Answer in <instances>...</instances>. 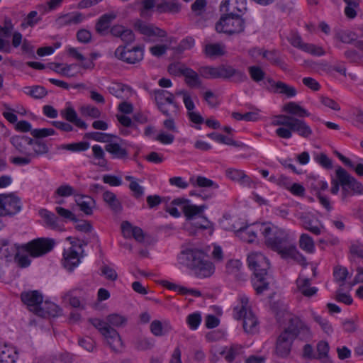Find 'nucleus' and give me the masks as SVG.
<instances>
[{
    "label": "nucleus",
    "mask_w": 363,
    "mask_h": 363,
    "mask_svg": "<svg viewBox=\"0 0 363 363\" xmlns=\"http://www.w3.org/2000/svg\"><path fill=\"white\" fill-rule=\"evenodd\" d=\"M150 330L155 336L160 337L169 333L172 327L167 320L163 321L155 320L150 323Z\"/></svg>",
    "instance_id": "c756f323"
},
{
    "label": "nucleus",
    "mask_w": 363,
    "mask_h": 363,
    "mask_svg": "<svg viewBox=\"0 0 363 363\" xmlns=\"http://www.w3.org/2000/svg\"><path fill=\"white\" fill-rule=\"evenodd\" d=\"M233 317L237 320H242V327L245 333L255 334L258 331V320L252 311L246 296L240 297L239 302L233 309Z\"/></svg>",
    "instance_id": "0eeeda50"
},
{
    "label": "nucleus",
    "mask_w": 363,
    "mask_h": 363,
    "mask_svg": "<svg viewBox=\"0 0 363 363\" xmlns=\"http://www.w3.org/2000/svg\"><path fill=\"white\" fill-rule=\"evenodd\" d=\"M299 247L308 253H313L315 250L314 241L308 234H302L299 239Z\"/></svg>",
    "instance_id": "603ef678"
},
{
    "label": "nucleus",
    "mask_w": 363,
    "mask_h": 363,
    "mask_svg": "<svg viewBox=\"0 0 363 363\" xmlns=\"http://www.w3.org/2000/svg\"><path fill=\"white\" fill-rule=\"evenodd\" d=\"M246 9V0H225L220 6L221 11L230 14L243 13Z\"/></svg>",
    "instance_id": "a878e982"
},
{
    "label": "nucleus",
    "mask_w": 363,
    "mask_h": 363,
    "mask_svg": "<svg viewBox=\"0 0 363 363\" xmlns=\"http://www.w3.org/2000/svg\"><path fill=\"white\" fill-rule=\"evenodd\" d=\"M275 92L284 94L289 98L295 96L297 93L296 89L294 86H289L281 81H279Z\"/></svg>",
    "instance_id": "bf43d9fd"
},
{
    "label": "nucleus",
    "mask_w": 363,
    "mask_h": 363,
    "mask_svg": "<svg viewBox=\"0 0 363 363\" xmlns=\"http://www.w3.org/2000/svg\"><path fill=\"white\" fill-rule=\"evenodd\" d=\"M206 208H207L206 205L196 206L189 203L184 206L183 213L186 220H191L197 216H199Z\"/></svg>",
    "instance_id": "37998d69"
},
{
    "label": "nucleus",
    "mask_w": 363,
    "mask_h": 363,
    "mask_svg": "<svg viewBox=\"0 0 363 363\" xmlns=\"http://www.w3.org/2000/svg\"><path fill=\"white\" fill-rule=\"evenodd\" d=\"M80 112L84 116H89L92 118H99L101 116V111L96 107L91 106H84L80 108Z\"/></svg>",
    "instance_id": "69168bd1"
},
{
    "label": "nucleus",
    "mask_w": 363,
    "mask_h": 363,
    "mask_svg": "<svg viewBox=\"0 0 363 363\" xmlns=\"http://www.w3.org/2000/svg\"><path fill=\"white\" fill-rule=\"evenodd\" d=\"M21 301L30 311L35 313L43 301V295L38 291H30L23 292L21 294Z\"/></svg>",
    "instance_id": "a211bd4d"
},
{
    "label": "nucleus",
    "mask_w": 363,
    "mask_h": 363,
    "mask_svg": "<svg viewBox=\"0 0 363 363\" xmlns=\"http://www.w3.org/2000/svg\"><path fill=\"white\" fill-rule=\"evenodd\" d=\"M199 74L206 79H218V66H205L199 69Z\"/></svg>",
    "instance_id": "13d9d810"
},
{
    "label": "nucleus",
    "mask_w": 363,
    "mask_h": 363,
    "mask_svg": "<svg viewBox=\"0 0 363 363\" xmlns=\"http://www.w3.org/2000/svg\"><path fill=\"white\" fill-rule=\"evenodd\" d=\"M79 263L78 252L71 247L63 252V265L68 270L72 271Z\"/></svg>",
    "instance_id": "c85d7f7f"
},
{
    "label": "nucleus",
    "mask_w": 363,
    "mask_h": 363,
    "mask_svg": "<svg viewBox=\"0 0 363 363\" xmlns=\"http://www.w3.org/2000/svg\"><path fill=\"white\" fill-rule=\"evenodd\" d=\"M121 229L125 237L130 238L132 235L139 242L144 241L145 234L140 227L133 226L128 221H124L121 224Z\"/></svg>",
    "instance_id": "bb28decb"
},
{
    "label": "nucleus",
    "mask_w": 363,
    "mask_h": 363,
    "mask_svg": "<svg viewBox=\"0 0 363 363\" xmlns=\"http://www.w3.org/2000/svg\"><path fill=\"white\" fill-rule=\"evenodd\" d=\"M116 16L117 15L114 12L102 15L96 23V31L100 35H105L110 27L111 23L116 18Z\"/></svg>",
    "instance_id": "2f4dec72"
},
{
    "label": "nucleus",
    "mask_w": 363,
    "mask_h": 363,
    "mask_svg": "<svg viewBox=\"0 0 363 363\" xmlns=\"http://www.w3.org/2000/svg\"><path fill=\"white\" fill-rule=\"evenodd\" d=\"M75 191L74 188L69 184L60 185L55 191V197L56 196L60 197H67L70 196H75Z\"/></svg>",
    "instance_id": "338daca9"
},
{
    "label": "nucleus",
    "mask_w": 363,
    "mask_h": 363,
    "mask_svg": "<svg viewBox=\"0 0 363 363\" xmlns=\"http://www.w3.org/2000/svg\"><path fill=\"white\" fill-rule=\"evenodd\" d=\"M27 89H29L27 94L36 99H42L48 94L45 88L42 86H28Z\"/></svg>",
    "instance_id": "e2e57ef3"
},
{
    "label": "nucleus",
    "mask_w": 363,
    "mask_h": 363,
    "mask_svg": "<svg viewBox=\"0 0 363 363\" xmlns=\"http://www.w3.org/2000/svg\"><path fill=\"white\" fill-rule=\"evenodd\" d=\"M272 125L280 126L275 130L276 135L280 138L289 139L293 133H296L300 137L308 139L313 133L312 128L305 121L285 114L276 116Z\"/></svg>",
    "instance_id": "7ed1b4c3"
},
{
    "label": "nucleus",
    "mask_w": 363,
    "mask_h": 363,
    "mask_svg": "<svg viewBox=\"0 0 363 363\" xmlns=\"http://www.w3.org/2000/svg\"><path fill=\"white\" fill-rule=\"evenodd\" d=\"M142 7L140 9V15L143 18H147L151 16L150 10L156 7L155 0H143L141 2Z\"/></svg>",
    "instance_id": "0e129e2a"
},
{
    "label": "nucleus",
    "mask_w": 363,
    "mask_h": 363,
    "mask_svg": "<svg viewBox=\"0 0 363 363\" xmlns=\"http://www.w3.org/2000/svg\"><path fill=\"white\" fill-rule=\"evenodd\" d=\"M75 196V201L80 211L87 216L91 215L93 213V208L96 206V201L86 195H77Z\"/></svg>",
    "instance_id": "cd10ccee"
},
{
    "label": "nucleus",
    "mask_w": 363,
    "mask_h": 363,
    "mask_svg": "<svg viewBox=\"0 0 363 363\" xmlns=\"http://www.w3.org/2000/svg\"><path fill=\"white\" fill-rule=\"evenodd\" d=\"M89 143L88 142H79L61 145V149L71 152H83L88 150Z\"/></svg>",
    "instance_id": "5fc2aeb1"
},
{
    "label": "nucleus",
    "mask_w": 363,
    "mask_h": 363,
    "mask_svg": "<svg viewBox=\"0 0 363 363\" xmlns=\"http://www.w3.org/2000/svg\"><path fill=\"white\" fill-rule=\"evenodd\" d=\"M55 242L51 239L38 238L22 245L15 256L14 261L21 268L28 267L31 262L29 255L33 257L42 256L54 247Z\"/></svg>",
    "instance_id": "423d86ee"
},
{
    "label": "nucleus",
    "mask_w": 363,
    "mask_h": 363,
    "mask_svg": "<svg viewBox=\"0 0 363 363\" xmlns=\"http://www.w3.org/2000/svg\"><path fill=\"white\" fill-rule=\"evenodd\" d=\"M296 286L298 291L306 297H311L318 291L316 287L311 286V280L308 278L298 277L296 279Z\"/></svg>",
    "instance_id": "f704fd0d"
},
{
    "label": "nucleus",
    "mask_w": 363,
    "mask_h": 363,
    "mask_svg": "<svg viewBox=\"0 0 363 363\" xmlns=\"http://www.w3.org/2000/svg\"><path fill=\"white\" fill-rule=\"evenodd\" d=\"M61 116L69 123H72L79 128L86 130L88 125L78 117L76 111L72 106H67L60 111Z\"/></svg>",
    "instance_id": "4be33fe9"
},
{
    "label": "nucleus",
    "mask_w": 363,
    "mask_h": 363,
    "mask_svg": "<svg viewBox=\"0 0 363 363\" xmlns=\"http://www.w3.org/2000/svg\"><path fill=\"white\" fill-rule=\"evenodd\" d=\"M85 138L97 142L105 143L106 144L110 142L111 139L120 140V142L123 141L121 138L116 135L100 132L87 133L85 134Z\"/></svg>",
    "instance_id": "a18cd8bd"
},
{
    "label": "nucleus",
    "mask_w": 363,
    "mask_h": 363,
    "mask_svg": "<svg viewBox=\"0 0 363 363\" xmlns=\"http://www.w3.org/2000/svg\"><path fill=\"white\" fill-rule=\"evenodd\" d=\"M104 201L114 212L118 213L122 210V204L116 195L110 191H104L102 196Z\"/></svg>",
    "instance_id": "58836bf2"
},
{
    "label": "nucleus",
    "mask_w": 363,
    "mask_h": 363,
    "mask_svg": "<svg viewBox=\"0 0 363 363\" xmlns=\"http://www.w3.org/2000/svg\"><path fill=\"white\" fill-rule=\"evenodd\" d=\"M118 140L116 139H111L110 142L106 144L104 150L110 154L112 159L127 160L129 154L128 150L122 145L123 140L121 143H118Z\"/></svg>",
    "instance_id": "f3484780"
},
{
    "label": "nucleus",
    "mask_w": 363,
    "mask_h": 363,
    "mask_svg": "<svg viewBox=\"0 0 363 363\" xmlns=\"http://www.w3.org/2000/svg\"><path fill=\"white\" fill-rule=\"evenodd\" d=\"M247 70L251 79L255 83H259L265 79L266 73L262 67L253 65L250 66Z\"/></svg>",
    "instance_id": "3c124183"
},
{
    "label": "nucleus",
    "mask_w": 363,
    "mask_h": 363,
    "mask_svg": "<svg viewBox=\"0 0 363 363\" xmlns=\"http://www.w3.org/2000/svg\"><path fill=\"white\" fill-rule=\"evenodd\" d=\"M282 110L287 113L288 116H291L298 118L308 117L310 116V113L306 109L293 101L286 104L283 106Z\"/></svg>",
    "instance_id": "473e14b6"
},
{
    "label": "nucleus",
    "mask_w": 363,
    "mask_h": 363,
    "mask_svg": "<svg viewBox=\"0 0 363 363\" xmlns=\"http://www.w3.org/2000/svg\"><path fill=\"white\" fill-rule=\"evenodd\" d=\"M225 175L234 182H238L243 184L250 185L252 182L250 178L242 170L233 168H228L225 171Z\"/></svg>",
    "instance_id": "4c0bfd02"
},
{
    "label": "nucleus",
    "mask_w": 363,
    "mask_h": 363,
    "mask_svg": "<svg viewBox=\"0 0 363 363\" xmlns=\"http://www.w3.org/2000/svg\"><path fill=\"white\" fill-rule=\"evenodd\" d=\"M91 149L93 152V157L95 160L93 164L101 167H106L108 161L105 157L104 149L99 145H93Z\"/></svg>",
    "instance_id": "c03bdc74"
},
{
    "label": "nucleus",
    "mask_w": 363,
    "mask_h": 363,
    "mask_svg": "<svg viewBox=\"0 0 363 363\" xmlns=\"http://www.w3.org/2000/svg\"><path fill=\"white\" fill-rule=\"evenodd\" d=\"M242 349L241 345H233L229 348L226 347L220 354L223 355L227 362H232L242 352Z\"/></svg>",
    "instance_id": "8fccbe9b"
},
{
    "label": "nucleus",
    "mask_w": 363,
    "mask_h": 363,
    "mask_svg": "<svg viewBox=\"0 0 363 363\" xmlns=\"http://www.w3.org/2000/svg\"><path fill=\"white\" fill-rule=\"evenodd\" d=\"M311 337L309 328L299 318L294 317L290 319L288 327L277 337L276 354L281 358H286L291 352L295 338L308 341Z\"/></svg>",
    "instance_id": "f03ea898"
},
{
    "label": "nucleus",
    "mask_w": 363,
    "mask_h": 363,
    "mask_svg": "<svg viewBox=\"0 0 363 363\" xmlns=\"http://www.w3.org/2000/svg\"><path fill=\"white\" fill-rule=\"evenodd\" d=\"M221 16L216 23V30L218 33H223L228 35H238L244 32L245 21L238 13L230 14L229 12Z\"/></svg>",
    "instance_id": "6e6552de"
},
{
    "label": "nucleus",
    "mask_w": 363,
    "mask_h": 363,
    "mask_svg": "<svg viewBox=\"0 0 363 363\" xmlns=\"http://www.w3.org/2000/svg\"><path fill=\"white\" fill-rule=\"evenodd\" d=\"M190 182L194 186H199L202 188L211 187L213 189L218 188V185L213 180L203 176H198L196 179L191 178Z\"/></svg>",
    "instance_id": "de8ad7c7"
},
{
    "label": "nucleus",
    "mask_w": 363,
    "mask_h": 363,
    "mask_svg": "<svg viewBox=\"0 0 363 363\" xmlns=\"http://www.w3.org/2000/svg\"><path fill=\"white\" fill-rule=\"evenodd\" d=\"M60 313V308L55 303L45 301H42L35 314L38 316L46 318L49 316H57Z\"/></svg>",
    "instance_id": "393cba45"
},
{
    "label": "nucleus",
    "mask_w": 363,
    "mask_h": 363,
    "mask_svg": "<svg viewBox=\"0 0 363 363\" xmlns=\"http://www.w3.org/2000/svg\"><path fill=\"white\" fill-rule=\"evenodd\" d=\"M201 322V315L199 312L191 313L186 317V323L189 328L193 330H196L199 328Z\"/></svg>",
    "instance_id": "774afa93"
},
{
    "label": "nucleus",
    "mask_w": 363,
    "mask_h": 363,
    "mask_svg": "<svg viewBox=\"0 0 363 363\" xmlns=\"http://www.w3.org/2000/svg\"><path fill=\"white\" fill-rule=\"evenodd\" d=\"M40 21V18L38 17V12L36 11H30L21 23V28H26L28 27H33Z\"/></svg>",
    "instance_id": "052dcab7"
},
{
    "label": "nucleus",
    "mask_w": 363,
    "mask_h": 363,
    "mask_svg": "<svg viewBox=\"0 0 363 363\" xmlns=\"http://www.w3.org/2000/svg\"><path fill=\"white\" fill-rule=\"evenodd\" d=\"M288 41L294 48H298L301 50L310 53L315 56H323L325 52L320 46H317L314 44L306 43L302 40L301 35L297 33H291L287 38Z\"/></svg>",
    "instance_id": "ddd939ff"
},
{
    "label": "nucleus",
    "mask_w": 363,
    "mask_h": 363,
    "mask_svg": "<svg viewBox=\"0 0 363 363\" xmlns=\"http://www.w3.org/2000/svg\"><path fill=\"white\" fill-rule=\"evenodd\" d=\"M30 143L32 151L30 150L29 155H30L33 159L47 154L49 152V147L47 144L40 140L32 138V141Z\"/></svg>",
    "instance_id": "ea45409f"
},
{
    "label": "nucleus",
    "mask_w": 363,
    "mask_h": 363,
    "mask_svg": "<svg viewBox=\"0 0 363 363\" xmlns=\"http://www.w3.org/2000/svg\"><path fill=\"white\" fill-rule=\"evenodd\" d=\"M125 179L130 181L129 188L133 192V195L135 199L142 197L144 194V188L140 186L132 176H125Z\"/></svg>",
    "instance_id": "864d4df0"
},
{
    "label": "nucleus",
    "mask_w": 363,
    "mask_h": 363,
    "mask_svg": "<svg viewBox=\"0 0 363 363\" xmlns=\"http://www.w3.org/2000/svg\"><path fill=\"white\" fill-rule=\"evenodd\" d=\"M182 6L177 2H169L167 0H161L156 4V11L159 13H178L181 11Z\"/></svg>",
    "instance_id": "c9c22d12"
},
{
    "label": "nucleus",
    "mask_w": 363,
    "mask_h": 363,
    "mask_svg": "<svg viewBox=\"0 0 363 363\" xmlns=\"http://www.w3.org/2000/svg\"><path fill=\"white\" fill-rule=\"evenodd\" d=\"M314 160L322 167L326 169L333 168V160L325 153H315L313 156Z\"/></svg>",
    "instance_id": "6e6d98bb"
},
{
    "label": "nucleus",
    "mask_w": 363,
    "mask_h": 363,
    "mask_svg": "<svg viewBox=\"0 0 363 363\" xmlns=\"http://www.w3.org/2000/svg\"><path fill=\"white\" fill-rule=\"evenodd\" d=\"M39 215L43 219L47 227L52 229L59 228L58 218L55 213L47 209H40Z\"/></svg>",
    "instance_id": "79ce46f5"
},
{
    "label": "nucleus",
    "mask_w": 363,
    "mask_h": 363,
    "mask_svg": "<svg viewBox=\"0 0 363 363\" xmlns=\"http://www.w3.org/2000/svg\"><path fill=\"white\" fill-rule=\"evenodd\" d=\"M153 94L157 108L163 115L167 117L178 115L179 105L172 93L164 89H157L155 90Z\"/></svg>",
    "instance_id": "9d476101"
},
{
    "label": "nucleus",
    "mask_w": 363,
    "mask_h": 363,
    "mask_svg": "<svg viewBox=\"0 0 363 363\" xmlns=\"http://www.w3.org/2000/svg\"><path fill=\"white\" fill-rule=\"evenodd\" d=\"M89 322L104 337L113 352L116 353L121 352L124 345L116 330L108 325V323L99 318H90Z\"/></svg>",
    "instance_id": "1a4fd4ad"
},
{
    "label": "nucleus",
    "mask_w": 363,
    "mask_h": 363,
    "mask_svg": "<svg viewBox=\"0 0 363 363\" xmlns=\"http://www.w3.org/2000/svg\"><path fill=\"white\" fill-rule=\"evenodd\" d=\"M179 260L181 264L193 269L199 278L209 277L214 272L213 263L208 259L207 255L203 250L196 248L183 250L179 256Z\"/></svg>",
    "instance_id": "39448f33"
},
{
    "label": "nucleus",
    "mask_w": 363,
    "mask_h": 363,
    "mask_svg": "<svg viewBox=\"0 0 363 363\" xmlns=\"http://www.w3.org/2000/svg\"><path fill=\"white\" fill-rule=\"evenodd\" d=\"M265 245L276 252L284 259H293L302 265L306 259L298 250L289 233L277 226H267L262 230Z\"/></svg>",
    "instance_id": "f257e3e1"
},
{
    "label": "nucleus",
    "mask_w": 363,
    "mask_h": 363,
    "mask_svg": "<svg viewBox=\"0 0 363 363\" xmlns=\"http://www.w3.org/2000/svg\"><path fill=\"white\" fill-rule=\"evenodd\" d=\"M131 344L134 349L138 351H146L153 348L155 340L152 337L138 335L133 339Z\"/></svg>",
    "instance_id": "72a5a7b5"
},
{
    "label": "nucleus",
    "mask_w": 363,
    "mask_h": 363,
    "mask_svg": "<svg viewBox=\"0 0 363 363\" xmlns=\"http://www.w3.org/2000/svg\"><path fill=\"white\" fill-rule=\"evenodd\" d=\"M115 57L127 64H136L143 60L144 49L141 46H135L131 49H127V46H118L115 52Z\"/></svg>",
    "instance_id": "f8f14e48"
},
{
    "label": "nucleus",
    "mask_w": 363,
    "mask_h": 363,
    "mask_svg": "<svg viewBox=\"0 0 363 363\" xmlns=\"http://www.w3.org/2000/svg\"><path fill=\"white\" fill-rule=\"evenodd\" d=\"M300 219L302 223V226L307 230L314 235H319L321 233V229L318 225H313V220L311 216L307 214L301 215Z\"/></svg>",
    "instance_id": "09e8293b"
},
{
    "label": "nucleus",
    "mask_w": 363,
    "mask_h": 363,
    "mask_svg": "<svg viewBox=\"0 0 363 363\" xmlns=\"http://www.w3.org/2000/svg\"><path fill=\"white\" fill-rule=\"evenodd\" d=\"M266 227L264 225H252L247 227L240 228L238 231V235L245 242H252L257 238L258 231L262 230Z\"/></svg>",
    "instance_id": "aec40b11"
},
{
    "label": "nucleus",
    "mask_w": 363,
    "mask_h": 363,
    "mask_svg": "<svg viewBox=\"0 0 363 363\" xmlns=\"http://www.w3.org/2000/svg\"><path fill=\"white\" fill-rule=\"evenodd\" d=\"M204 54L210 58H216L225 55V46L220 43H209L205 45Z\"/></svg>",
    "instance_id": "e433bc0d"
},
{
    "label": "nucleus",
    "mask_w": 363,
    "mask_h": 363,
    "mask_svg": "<svg viewBox=\"0 0 363 363\" xmlns=\"http://www.w3.org/2000/svg\"><path fill=\"white\" fill-rule=\"evenodd\" d=\"M21 245L13 244L7 239L0 240V259H4L7 262L14 259Z\"/></svg>",
    "instance_id": "6ab92c4d"
},
{
    "label": "nucleus",
    "mask_w": 363,
    "mask_h": 363,
    "mask_svg": "<svg viewBox=\"0 0 363 363\" xmlns=\"http://www.w3.org/2000/svg\"><path fill=\"white\" fill-rule=\"evenodd\" d=\"M22 203L15 194H0V217L13 216L21 211Z\"/></svg>",
    "instance_id": "9b49d317"
},
{
    "label": "nucleus",
    "mask_w": 363,
    "mask_h": 363,
    "mask_svg": "<svg viewBox=\"0 0 363 363\" xmlns=\"http://www.w3.org/2000/svg\"><path fill=\"white\" fill-rule=\"evenodd\" d=\"M247 263L249 268L253 271L254 277L252 278L253 288L257 294H262L269 289V261L263 254L256 252L248 255Z\"/></svg>",
    "instance_id": "20e7f679"
},
{
    "label": "nucleus",
    "mask_w": 363,
    "mask_h": 363,
    "mask_svg": "<svg viewBox=\"0 0 363 363\" xmlns=\"http://www.w3.org/2000/svg\"><path fill=\"white\" fill-rule=\"evenodd\" d=\"M83 294V290L81 288H76L69 291L63 296L65 301L74 308H79L81 301L79 300L81 295Z\"/></svg>",
    "instance_id": "a19ab883"
},
{
    "label": "nucleus",
    "mask_w": 363,
    "mask_h": 363,
    "mask_svg": "<svg viewBox=\"0 0 363 363\" xmlns=\"http://www.w3.org/2000/svg\"><path fill=\"white\" fill-rule=\"evenodd\" d=\"M336 37L342 43L350 44L357 40V35L354 32L346 30L338 32Z\"/></svg>",
    "instance_id": "4d7b16f0"
},
{
    "label": "nucleus",
    "mask_w": 363,
    "mask_h": 363,
    "mask_svg": "<svg viewBox=\"0 0 363 363\" xmlns=\"http://www.w3.org/2000/svg\"><path fill=\"white\" fill-rule=\"evenodd\" d=\"M179 73L184 77L185 83L191 88L199 87L201 85V80L199 74L194 69L181 67L179 69Z\"/></svg>",
    "instance_id": "b1692460"
},
{
    "label": "nucleus",
    "mask_w": 363,
    "mask_h": 363,
    "mask_svg": "<svg viewBox=\"0 0 363 363\" xmlns=\"http://www.w3.org/2000/svg\"><path fill=\"white\" fill-rule=\"evenodd\" d=\"M32 138L26 135H13L10 142L19 154H30Z\"/></svg>",
    "instance_id": "412c9836"
},
{
    "label": "nucleus",
    "mask_w": 363,
    "mask_h": 363,
    "mask_svg": "<svg viewBox=\"0 0 363 363\" xmlns=\"http://www.w3.org/2000/svg\"><path fill=\"white\" fill-rule=\"evenodd\" d=\"M18 353L15 347L7 345H0V363H15Z\"/></svg>",
    "instance_id": "7c9ffc66"
},
{
    "label": "nucleus",
    "mask_w": 363,
    "mask_h": 363,
    "mask_svg": "<svg viewBox=\"0 0 363 363\" xmlns=\"http://www.w3.org/2000/svg\"><path fill=\"white\" fill-rule=\"evenodd\" d=\"M336 177L340 180V185H347L352 194H363V185L354 177L351 176L344 168L338 167L335 171Z\"/></svg>",
    "instance_id": "4468645a"
},
{
    "label": "nucleus",
    "mask_w": 363,
    "mask_h": 363,
    "mask_svg": "<svg viewBox=\"0 0 363 363\" xmlns=\"http://www.w3.org/2000/svg\"><path fill=\"white\" fill-rule=\"evenodd\" d=\"M85 19V16L80 12H71L59 16L56 23L60 26L77 25Z\"/></svg>",
    "instance_id": "5701e85b"
},
{
    "label": "nucleus",
    "mask_w": 363,
    "mask_h": 363,
    "mask_svg": "<svg viewBox=\"0 0 363 363\" xmlns=\"http://www.w3.org/2000/svg\"><path fill=\"white\" fill-rule=\"evenodd\" d=\"M134 28L142 35L147 37H159L165 38L167 34V32L153 24L147 23L140 19H137L134 23Z\"/></svg>",
    "instance_id": "dca6fc26"
},
{
    "label": "nucleus",
    "mask_w": 363,
    "mask_h": 363,
    "mask_svg": "<svg viewBox=\"0 0 363 363\" xmlns=\"http://www.w3.org/2000/svg\"><path fill=\"white\" fill-rule=\"evenodd\" d=\"M127 318L124 315L118 314V313H112L106 316V320H104L108 325L113 326V327H123L127 323Z\"/></svg>",
    "instance_id": "49530a36"
},
{
    "label": "nucleus",
    "mask_w": 363,
    "mask_h": 363,
    "mask_svg": "<svg viewBox=\"0 0 363 363\" xmlns=\"http://www.w3.org/2000/svg\"><path fill=\"white\" fill-rule=\"evenodd\" d=\"M13 30V24L10 18H6L4 20L3 25H0V37L9 38L11 35Z\"/></svg>",
    "instance_id": "680f3d73"
},
{
    "label": "nucleus",
    "mask_w": 363,
    "mask_h": 363,
    "mask_svg": "<svg viewBox=\"0 0 363 363\" xmlns=\"http://www.w3.org/2000/svg\"><path fill=\"white\" fill-rule=\"evenodd\" d=\"M218 78L225 80L230 79L234 83H242L247 79L245 72L241 69L234 68L228 65H221L218 66Z\"/></svg>",
    "instance_id": "2eb2a0df"
}]
</instances>
